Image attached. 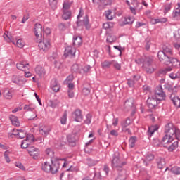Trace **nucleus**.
<instances>
[{"label":"nucleus","mask_w":180,"mask_h":180,"mask_svg":"<svg viewBox=\"0 0 180 180\" xmlns=\"http://www.w3.org/2000/svg\"><path fill=\"white\" fill-rule=\"evenodd\" d=\"M155 98H158V101H165V93H164V90L162 89V86H158L156 87L155 91Z\"/></svg>","instance_id":"9b49d317"},{"label":"nucleus","mask_w":180,"mask_h":180,"mask_svg":"<svg viewBox=\"0 0 180 180\" xmlns=\"http://www.w3.org/2000/svg\"><path fill=\"white\" fill-rule=\"evenodd\" d=\"M60 161L63 162L62 167L63 168H65L68 165L67 158L61 159L58 158L51 159V164L49 162H44L42 163L41 168L42 171L47 172L48 174H57V172H58V169H60V165H61V162H60Z\"/></svg>","instance_id":"f257e3e1"},{"label":"nucleus","mask_w":180,"mask_h":180,"mask_svg":"<svg viewBox=\"0 0 180 180\" xmlns=\"http://www.w3.org/2000/svg\"><path fill=\"white\" fill-rule=\"evenodd\" d=\"M15 165L18 168H20V169H22V171H25V166H23V164H22L21 162H15Z\"/></svg>","instance_id":"6e6d98bb"},{"label":"nucleus","mask_w":180,"mask_h":180,"mask_svg":"<svg viewBox=\"0 0 180 180\" xmlns=\"http://www.w3.org/2000/svg\"><path fill=\"white\" fill-rule=\"evenodd\" d=\"M173 18H176V16L180 15V3L177 4V7H176V9L173 11Z\"/></svg>","instance_id":"72a5a7b5"},{"label":"nucleus","mask_w":180,"mask_h":180,"mask_svg":"<svg viewBox=\"0 0 180 180\" xmlns=\"http://www.w3.org/2000/svg\"><path fill=\"white\" fill-rule=\"evenodd\" d=\"M129 124H131V120H130V118H127L122 123V127H127Z\"/></svg>","instance_id":"de8ad7c7"},{"label":"nucleus","mask_w":180,"mask_h":180,"mask_svg":"<svg viewBox=\"0 0 180 180\" xmlns=\"http://www.w3.org/2000/svg\"><path fill=\"white\" fill-rule=\"evenodd\" d=\"M34 96H35L37 102L39 103L40 106H43V103H41V99L39 97V95H37V93L34 94Z\"/></svg>","instance_id":"052dcab7"},{"label":"nucleus","mask_w":180,"mask_h":180,"mask_svg":"<svg viewBox=\"0 0 180 180\" xmlns=\"http://www.w3.org/2000/svg\"><path fill=\"white\" fill-rule=\"evenodd\" d=\"M105 15L106 17V19H108V20H112L113 19V15H112V11L108 10L105 12Z\"/></svg>","instance_id":"a19ab883"},{"label":"nucleus","mask_w":180,"mask_h":180,"mask_svg":"<svg viewBox=\"0 0 180 180\" xmlns=\"http://www.w3.org/2000/svg\"><path fill=\"white\" fill-rule=\"evenodd\" d=\"M15 134H18L17 136H18L19 139H25V137H26L27 139V137H29V135H27L26 131L23 129H19V131Z\"/></svg>","instance_id":"bb28decb"},{"label":"nucleus","mask_w":180,"mask_h":180,"mask_svg":"<svg viewBox=\"0 0 180 180\" xmlns=\"http://www.w3.org/2000/svg\"><path fill=\"white\" fill-rule=\"evenodd\" d=\"M170 172H172V174H174V175H180V167H172L169 169Z\"/></svg>","instance_id":"f704fd0d"},{"label":"nucleus","mask_w":180,"mask_h":180,"mask_svg":"<svg viewBox=\"0 0 180 180\" xmlns=\"http://www.w3.org/2000/svg\"><path fill=\"white\" fill-rule=\"evenodd\" d=\"M17 47L22 49L25 46V42L22 39H18L16 41Z\"/></svg>","instance_id":"864d4df0"},{"label":"nucleus","mask_w":180,"mask_h":180,"mask_svg":"<svg viewBox=\"0 0 180 180\" xmlns=\"http://www.w3.org/2000/svg\"><path fill=\"white\" fill-rule=\"evenodd\" d=\"M157 164H158V167L160 168V169H161L165 165V160H164L163 158H160L158 160Z\"/></svg>","instance_id":"58836bf2"},{"label":"nucleus","mask_w":180,"mask_h":180,"mask_svg":"<svg viewBox=\"0 0 180 180\" xmlns=\"http://www.w3.org/2000/svg\"><path fill=\"white\" fill-rule=\"evenodd\" d=\"M110 65H112V61L105 60L101 63V67L103 70H106V68H110Z\"/></svg>","instance_id":"473e14b6"},{"label":"nucleus","mask_w":180,"mask_h":180,"mask_svg":"<svg viewBox=\"0 0 180 180\" xmlns=\"http://www.w3.org/2000/svg\"><path fill=\"white\" fill-rule=\"evenodd\" d=\"M157 130H158V126L157 125L149 127L148 130V136H149V137H151L154 134V133L157 131Z\"/></svg>","instance_id":"5701e85b"},{"label":"nucleus","mask_w":180,"mask_h":180,"mask_svg":"<svg viewBox=\"0 0 180 180\" xmlns=\"http://www.w3.org/2000/svg\"><path fill=\"white\" fill-rule=\"evenodd\" d=\"M71 117L75 122L81 123L84 120V115H82V111L80 109H76L71 113Z\"/></svg>","instance_id":"39448f33"},{"label":"nucleus","mask_w":180,"mask_h":180,"mask_svg":"<svg viewBox=\"0 0 180 180\" xmlns=\"http://www.w3.org/2000/svg\"><path fill=\"white\" fill-rule=\"evenodd\" d=\"M4 96L6 99H12V91H8L7 93H4Z\"/></svg>","instance_id":"603ef678"},{"label":"nucleus","mask_w":180,"mask_h":180,"mask_svg":"<svg viewBox=\"0 0 180 180\" xmlns=\"http://www.w3.org/2000/svg\"><path fill=\"white\" fill-rule=\"evenodd\" d=\"M153 160H154V155L151 153L148 154L144 160L145 165H148V162H150V161H153Z\"/></svg>","instance_id":"2f4dec72"},{"label":"nucleus","mask_w":180,"mask_h":180,"mask_svg":"<svg viewBox=\"0 0 180 180\" xmlns=\"http://www.w3.org/2000/svg\"><path fill=\"white\" fill-rule=\"evenodd\" d=\"M39 134H41L44 137H47L51 131V128L50 127L44 126L39 128Z\"/></svg>","instance_id":"dca6fc26"},{"label":"nucleus","mask_w":180,"mask_h":180,"mask_svg":"<svg viewBox=\"0 0 180 180\" xmlns=\"http://www.w3.org/2000/svg\"><path fill=\"white\" fill-rule=\"evenodd\" d=\"M158 57L160 62L165 61V63H167V61H169L171 56L166 54L165 52L163 51H160L158 53Z\"/></svg>","instance_id":"2eb2a0df"},{"label":"nucleus","mask_w":180,"mask_h":180,"mask_svg":"<svg viewBox=\"0 0 180 180\" xmlns=\"http://www.w3.org/2000/svg\"><path fill=\"white\" fill-rule=\"evenodd\" d=\"M9 119L13 126H15V127H19V126H20V122H19V118H18V117L13 115H11L9 116Z\"/></svg>","instance_id":"aec40b11"},{"label":"nucleus","mask_w":180,"mask_h":180,"mask_svg":"<svg viewBox=\"0 0 180 180\" xmlns=\"http://www.w3.org/2000/svg\"><path fill=\"white\" fill-rule=\"evenodd\" d=\"M49 5L52 8V9L57 8V0H49Z\"/></svg>","instance_id":"a18cd8bd"},{"label":"nucleus","mask_w":180,"mask_h":180,"mask_svg":"<svg viewBox=\"0 0 180 180\" xmlns=\"http://www.w3.org/2000/svg\"><path fill=\"white\" fill-rule=\"evenodd\" d=\"M35 72L36 74H37V75H39V77H40L41 78H42V77L44 75H46V70H44V68L40 65H38L35 68Z\"/></svg>","instance_id":"412c9836"},{"label":"nucleus","mask_w":180,"mask_h":180,"mask_svg":"<svg viewBox=\"0 0 180 180\" xmlns=\"http://www.w3.org/2000/svg\"><path fill=\"white\" fill-rule=\"evenodd\" d=\"M122 131L127 133V134H131V131L127 127H122Z\"/></svg>","instance_id":"bf43d9fd"},{"label":"nucleus","mask_w":180,"mask_h":180,"mask_svg":"<svg viewBox=\"0 0 180 180\" xmlns=\"http://www.w3.org/2000/svg\"><path fill=\"white\" fill-rule=\"evenodd\" d=\"M111 65H113L115 70H120L122 68V65H120V63H117V61L116 60H112Z\"/></svg>","instance_id":"79ce46f5"},{"label":"nucleus","mask_w":180,"mask_h":180,"mask_svg":"<svg viewBox=\"0 0 180 180\" xmlns=\"http://www.w3.org/2000/svg\"><path fill=\"white\" fill-rule=\"evenodd\" d=\"M37 40L39 41L38 44L39 50H42V51H49L50 47H51V45L50 44V39L46 38L43 39L42 38L41 40Z\"/></svg>","instance_id":"7ed1b4c3"},{"label":"nucleus","mask_w":180,"mask_h":180,"mask_svg":"<svg viewBox=\"0 0 180 180\" xmlns=\"http://www.w3.org/2000/svg\"><path fill=\"white\" fill-rule=\"evenodd\" d=\"M165 133L166 136H163L162 139V144H169L174 141V137L177 140H180V130L175 127L172 123H168L165 128Z\"/></svg>","instance_id":"f03ea898"},{"label":"nucleus","mask_w":180,"mask_h":180,"mask_svg":"<svg viewBox=\"0 0 180 180\" xmlns=\"http://www.w3.org/2000/svg\"><path fill=\"white\" fill-rule=\"evenodd\" d=\"M114 49H115L116 50H118V51H120V56H122V51L124 50V49L122 48V46H114Z\"/></svg>","instance_id":"338daca9"},{"label":"nucleus","mask_w":180,"mask_h":180,"mask_svg":"<svg viewBox=\"0 0 180 180\" xmlns=\"http://www.w3.org/2000/svg\"><path fill=\"white\" fill-rule=\"evenodd\" d=\"M93 4H101L106 6V5H110L112 0H92Z\"/></svg>","instance_id":"b1692460"},{"label":"nucleus","mask_w":180,"mask_h":180,"mask_svg":"<svg viewBox=\"0 0 180 180\" xmlns=\"http://www.w3.org/2000/svg\"><path fill=\"white\" fill-rule=\"evenodd\" d=\"M9 154H10V152L8 150L5 151L4 153L5 160L6 161V162H8V164H9V162H11V158H9Z\"/></svg>","instance_id":"8fccbe9b"},{"label":"nucleus","mask_w":180,"mask_h":180,"mask_svg":"<svg viewBox=\"0 0 180 180\" xmlns=\"http://www.w3.org/2000/svg\"><path fill=\"white\" fill-rule=\"evenodd\" d=\"M135 61L136 64H139V65H141L142 64L143 67L146 68V67H150L151 65V63H153V58L143 56L136 59Z\"/></svg>","instance_id":"20e7f679"},{"label":"nucleus","mask_w":180,"mask_h":180,"mask_svg":"<svg viewBox=\"0 0 180 180\" xmlns=\"http://www.w3.org/2000/svg\"><path fill=\"white\" fill-rule=\"evenodd\" d=\"M12 82L13 84H17V85H23V84H25L26 79L22 76H13L12 77Z\"/></svg>","instance_id":"4468645a"},{"label":"nucleus","mask_w":180,"mask_h":180,"mask_svg":"<svg viewBox=\"0 0 180 180\" xmlns=\"http://www.w3.org/2000/svg\"><path fill=\"white\" fill-rule=\"evenodd\" d=\"M163 52L165 53L169 57L170 56H172L174 54V52L172 51V49L169 46H164L162 47Z\"/></svg>","instance_id":"393cba45"},{"label":"nucleus","mask_w":180,"mask_h":180,"mask_svg":"<svg viewBox=\"0 0 180 180\" xmlns=\"http://www.w3.org/2000/svg\"><path fill=\"white\" fill-rule=\"evenodd\" d=\"M161 102V100H158L157 97L155 96H152L149 97L147 100V105L150 109H154L158 103Z\"/></svg>","instance_id":"9d476101"},{"label":"nucleus","mask_w":180,"mask_h":180,"mask_svg":"<svg viewBox=\"0 0 180 180\" xmlns=\"http://www.w3.org/2000/svg\"><path fill=\"white\" fill-rule=\"evenodd\" d=\"M69 146L70 147H75L76 143H75V138L72 137L71 139H69L68 141Z\"/></svg>","instance_id":"3c124183"},{"label":"nucleus","mask_w":180,"mask_h":180,"mask_svg":"<svg viewBox=\"0 0 180 180\" xmlns=\"http://www.w3.org/2000/svg\"><path fill=\"white\" fill-rule=\"evenodd\" d=\"M77 51V49L75 47H69L68 49V56L69 57H75V52Z\"/></svg>","instance_id":"4c0bfd02"},{"label":"nucleus","mask_w":180,"mask_h":180,"mask_svg":"<svg viewBox=\"0 0 180 180\" xmlns=\"http://www.w3.org/2000/svg\"><path fill=\"white\" fill-rule=\"evenodd\" d=\"M113 26L114 24L112 22H105L103 25V29H105V30H110V29H113Z\"/></svg>","instance_id":"7c9ffc66"},{"label":"nucleus","mask_w":180,"mask_h":180,"mask_svg":"<svg viewBox=\"0 0 180 180\" xmlns=\"http://www.w3.org/2000/svg\"><path fill=\"white\" fill-rule=\"evenodd\" d=\"M62 18L68 20V1H64L62 8Z\"/></svg>","instance_id":"ddd939ff"},{"label":"nucleus","mask_w":180,"mask_h":180,"mask_svg":"<svg viewBox=\"0 0 180 180\" xmlns=\"http://www.w3.org/2000/svg\"><path fill=\"white\" fill-rule=\"evenodd\" d=\"M3 37H4V40H6V41H8V42L12 41L11 36L8 35L7 34H4Z\"/></svg>","instance_id":"13d9d810"},{"label":"nucleus","mask_w":180,"mask_h":180,"mask_svg":"<svg viewBox=\"0 0 180 180\" xmlns=\"http://www.w3.org/2000/svg\"><path fill=\"white\" fill-rule=\"evenodd\" d=\"M46 155H48V157H49V158H51V160H54V150L50 148H48L46 150Z\"/></svg>","instance_id":"cd10ccee"},{"label":"nucleus","mask_w":180,"mask_h":180,"mask_svg":"<svg viewBox=\"0 0 180 180\" xmlns=\"http://www.w3.org/2000/svg\"><path fill=\"white\" fill-rule=\"evenodd\" d=\"M94 178L96 180H101V179L102 178V175L101 174V172L96 173L93 179Z\"/></svg>","instance_id":"680f3d73"},{"label":"nucleus","mask_w":180,"mask_h":180,"mask_svg":"<svg viewBox=\"0 0 180 180\" xmlns=\"http://www.w3.org/2000/svg\"><path fill=\"white\" fill-rule=\"evenodd\" d=\"M140 79V76H134V80L131 79H129L127 82V84L129 86H134V81H139Z\"/></svg>","instance_id":"c756f323"},{"label":"nucleus","mask_w":180,"mask_h":180,"mask_svg":"<svg viewBox=\"0 0 180 180\" xmlns=\"http://www.w3.org/2000/svg\"><path fill=\"white\" fill-rule=\"evenodd\" d=\"M153 144L155 147H158V146H160V144H161V143L160 142V139H153Z\"/></svg>","instance_id":"69168bd1"},{"label":"nucleus","mask_w":180,"mask_h":180,"mask_svg":"<svg viewBox=\"0 0 180 180\" xmlns=\"http://www.w3.org/2000/svg\"><path fill=\"white\" fill-rule=\"evenodd\" d=\"M91 70V66L90 65H86L83 68V71L84 72H89V71Z\"/></svg>","instance_id":"774afa93"},{"label":"nucleus","mask_w":180,"mask_h":180,"mask_svg":"<svg viewBox=\"0 0 180 180\" xmlns=\"http://www.w3.org/2000/svg\"><path fill=\"white\" fill-rule=\"evenodd\" d=\"M60 84L57 81V79L54 78L51 81V89L53 91V92H58L60 91Z\"/></svg>","instance_id":"6ab92c4d"},{"label":"nucleus","mask_w":180,"mask_h":180,"mask_svg":"<svg viewBox=\"0 0 180 180\" xmlns=\"http://www.w3.org/2000/svg\"><path fill=\"white\" fill-rule=\"evenodd\" d=\"M73 44L74 46H81L82 44V38L78 36H73Z\"/></svg>","instance_id":"a878e982"},{"label":"nucleus","mask_w":180,"mask_h":180,"mask_svg":"<svg viewBox=\"0 0 180 180\" xmlns=\"http://www.w3.org/2000/svg\"><path fill=\"white\" fill-rule=\"evenodd\" d=\"M43 26L41 24L37 22L34 25V33L37 40H41L43 39Z\"/></svg>","instance_id":"6e6552de"},{"label":"nucleus","mask_w":180,"mask_h":180,"mask_svg":"<svg viewBox=\"0 0 180 180\" xmlns=\"http://www.w3.org/2000/svg\"><path fill=\"white\" fill-rule=\"evenodd\" d=\"M176 148H178V141H174L171 146H169L168 151L172 153L174 151V150H176Z\"/></svg>","instance_id":"c9c22d12"},{"label":"nucleus","mask_w":180,"mask_h":180,"mask_svg":"<svg viewBox=\"0 0 180 180\" xmlns=\"http://www.w3.org/2000/svg\"><path fill=\"white\" fill-rule=\"evenodd\" d=\"M129 147L130 148H133L136 146V141H137V138L136 136H131L129 139Z\"/></svg>","instance_id":"e433bc0d"},{"label":"nucleus","mask_w":180,"mask_h":180,"mask_svg":"<svg viewBox=\"0 0 180 180\" xmlns=\"http://www.w3.org/2000/svg\"><path fill=\"white\" fill-rule=\"evenodd\" d=\"M58 105V100H50L49 101V106L51 108H57Z\"/></svg>","instance_id":"c03bdc74"},{"label":"nucleus","mask_w":180,"mask_h":180,"mask_svg":"<svg viewBox=\"0 0 180 180\" xmlns=\"http://www.w3.org/2000/svg\"><path fill=\"white\" fill-rule=\"evenodd\" d=\"M172 8V3H166L162 7V11L164 13V15H167L169 11H171Z\"/></svg>","instance_id":"4be33fe9"},{"label":"nucleus","mask_w":180,"mask_h":180,"mask_svg":"<svg viewBox=\"0 0 180 180\" xmlns=\"http://www.w3.org/2000/svg\"><path fill=\"white\" fill-rule=\"evenodd\" d=\"M107 42L108 43H113L115 40H117V38L115 35L108 34L107 36Z\"/></svg>","instance_id":"ea45409f"},{"label":"nucleus","mask_w":180,"mask_h":180,"mask_svg":"<svg viewBox=\"0 0 180 180\" xmlns=\"http://www.w3.org/2000/svg\"><path fill=\"white\" fill-rule=\"evenodd\" d=\"M133 22H134V20H133V18L131 17H127L124 20V23L126 25L131 24Z\"/></svg>","instance_id":"5fc2aeb1"},{"label":"nucleus","mask_w":180,"mask_h":180,"mask_svg":"<svg viewBox=\"0 0 180 180\" xmlns=\"http://www.w3.org/2000/svg\"><path fill=\"white\" fill-rule=\"evenodd\" d=\"M91 121H92V115L91 114H87L86 115V120H84V123L86 124H91Z\"/></svg>","instance_id":"49530a36"},{"label":"nucleus","mask_w":180,"mask_h":180,"mask_svg":"<svg viewBox=\"0 0 180 180\" xmlns=\"http://www.w3.org/2000/svg\"><path fill=\"white\" fill-rule=\"evenodd\" d=\"M124 165V162H122L120 160V158L118 156H115L112 160V167L115 169H122V167Z\"/></svg>","instance_id":"f8f14e48"},{"label":"nucleus","mask_w":180,"mask_h":180,"mask_svg":"<svg viewBox=\"0 0 180 180\" xmlns=\"http://www.w3.org/2000/svg\"><path fill=\"white\" fill-rule=\"evenodd\" d=\"M29 147H30L29 146V136H27L26 139L22 141L21 142V148H24V149L27 148V150Z\"/></svg>","instance_id":"c85d7f7f"},{"label":"nucleus","mask_w":180,"mask_h":180,"mask_svg":"<svg viewBox=\"0 0 180 180\" xmlns=\"http://www.w3.org/2000/svg\"><path fill=\"white\" fill-rule=\"evenodd\" d=\"M174 46L175 49H176V50H179V49L180 48V38H179V39H176L174 42Z\"/></svg>","instance_id":"4d7b16f0"},{"label":"nucleus","mask_w":180,"mask_h":180,"mask_svg":"<svg viewBox=\"0 0 180 180\" xmlns=\"http://www.w3.org/2000/svg\"><path fill=\"white\" fill-rule=\"evenodd\" d=\"M171 71H172V68L167 67L165 68L163 70H162V74H167V72H169Z\"/></svg>","instance_id":"e2e57ef3"},{"label":"nucleus","mask_w":180,"mask_h":180,"mask_svg":"<svg viewBox=\"0 0 180 180\" xmlns=\"http://www.w3.org/2000/svg\"><path fill=\"white\" fill-rule=\"evenodd\" d=\"M87 164L89 167H94V165H96L98 164V160H94L91 158L87 159Z\"/></svg>","instance_id":"37998d69"},{"label":"nucleus","mask_w":180,"mask_h":180,"mask_svg":"<svg viewBox=\"0 0 180 180\" xmlns=\"http://www.w3.org/2000/svg\"><path fill=\"white\" fill-rule=\"evenodd\" d=\"M131 5L130 6V11L133 15H136L137 12L143 9V4L141 3L137 2V0H131Z\"/></svg>","instance_id":"0eeeda50"},{"label":"nucleus","mask_w":180,"mask_h":180,"mask_svg":"<svg viewBox=\"0 0 180 180\" xmlns=\"http://www.w3.org/2000/svg\"><path fill=\"white\" fill-rule=\"evenodd\" d=\"M61 124H65L67 123V111H65L60 119Z\"/></svg>","instance_id":"09e8293b"},{"label":"nucleus","mask_w":180,"mask_h":180,"mask_svg":"<svg viewBox=\"0 0 180 180\" xmlns=\"http://www.w3.org/2000/svg\"><path fill=\"white\" fill-rule=\"evenodd\" d=\"M67 57H68V50L67 49V46L65 47V51H64V54L62 56V58L63 60H65V58H67Z\"/></svg>","instance_id":"0e129e2a"},{"label":"nucleus","mask_w":180,"mask_h":180,"mask_svg":"<svg viewBox=\"0 0 180 180\" xmlns=\"http://www.w3.org/2000/svg\"><path fill=\"white\" fill-rule=\"evenodd\" d=\"M16 68L18 70H20V71H26V70H29V68H30V66L28 63H26V61H22L17 63Z\"/></svg>","instance_id":"a211bd4d"},{"label":"nucleus","mask_w":180,"mask_h":180,"mask_svg":"<svg viewBox=\"0 0 180 180\" xmlns=\"http://www.w3.org/2000/svg\"><path fill=\"white\" fill-rule=\"evenodd\" d=\"M124 109L127 110V112H129V110H131V115H134L136 113V107H134V99L129 98L124 103Z\"/></svg>","instance_id":"423d86ee"},{"label":"nucleus","mask_w":180,"mask_h":180,"mask_svg":"<svg viewBox=\"0 0 180 180\" xmlns=\"http://www.w3.org/2000/svg\"><path fill=\"white\" fill-rule=\"evenodd\" d=\"M27 151L34 160H38L40 156V150L34 146L28 147Z\"/></svg>","instance_id":"1a4fd4ad"},{"label":"nucleus","mask_w":180,"mask_h":180,"mask_svg":"<svg viewBox=\"0 0 180 180\" xmlns=\"http://www.w3.org/2000/svg\"><path fill=\"white\" fill-rule=\"evenodd\" d=\"M165 64L168 65V64H172V67H174L175 68H180V62L178 59L175 58H171L167 62H165Z\"/></svg>","instance_id":"f3484780"}]
</instances>
